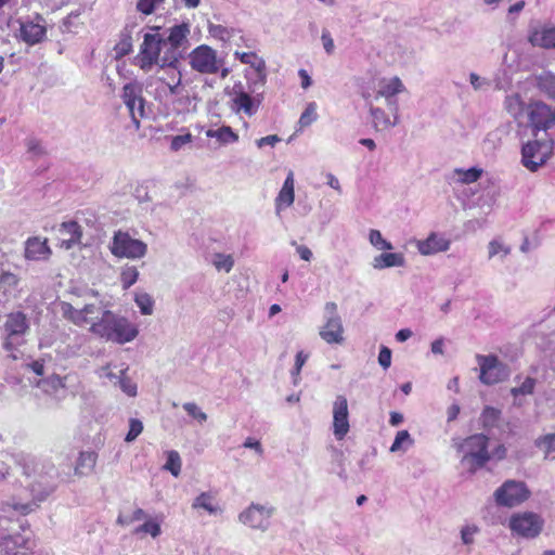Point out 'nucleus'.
Segmentation results:
<instances>
[{
  "instance_id": "obj_1",
  "label": "nucleus",
  "mask_w": 555,
  "mask_h": 555,
  "mask_svg": "<svg viewBox=\"0 0 555 555\" xmlns=\"http://www.w3.org/2000/svg\"><path fill=\"white\" fill-rule=\"evenodd\" d=\"M59 307L65 320L76 326L87 327L91 334L105 341L125 345L134 340L139 334L135 324L102 305L88 304L78 309L62 301Z\"/></svg>"
},
{
  "instance_id": "obj_2",
  "label": "nucleus",
  "mask_w": 555,
  "mask_h": 555,
  "mask_svg": "<svg viewBox=\"0 0 555 555\" xmlns=\"http://www.w3.org/2000/svg\"><path fill=\"white\" fill-rule=\"evenodd\" d=\"M59 479L64 480L53 463L44 461L37 464L34 476L27 474L25 488L9 501L2 502L1 509L4 512V507L10 506L22 515L31 513L55 490Z\"/></svg>"
},
{
  "instance_id": "obj_3",
  "label": "nucleus",
  "mask_w": 555,
  "mask_h": 555,
  "mask_svg": "<svg viewBox=\"0 0 555 555\" xmlns=\"http://www.w3.org/2000/svg\"><path fill=\"white\" fill-rule=\"evenodd\" d=\"M134 65L144 73H150L155 66L164 68H177L175 57L164 42V36L159 34V27H151L143 35L139 53L134 57Z\"/></svg>"
},
{
  "instance_id": "obj_4",
  "label": "nucleus",
  "mask_w": 555,
  "mask_h": 555,
  "mask_svg": "<svg viewBox=\"0 0 555 555\" xmlns=\"http://www.w3.org/2000/svg\"><path fill=\"white\" fill-rule=\"evenodd\" d=\"M455 446L457 451L463 454L462 464L470 472L483 467L491 459L488 451V437L482 434L469 436Z\"/></svg>"
},
{
  "instance_id": "obj_5",
  "label": "nucleus",
  "mask_w": 555,
  "mask_h": 555,
  "mask_svg": "<svg viewBox=\"0 0 555 555\" xmlns=\"http://www.w3.org/2000/svg\"><path fill=\"white\" fill-rule=\"evenodd\" d=\"M30 325L27 315L22 311L11 312L3 324V348L14 351L25 343Z\"/></svg>"
},
{
  "instance_id": "obj_6",
  "label": "nucleus",
  "mask_w": 555,
  "mask_h": 555,
  "mask_svg": "<svg viewBox=\"0 0 555 555\" xmlns=\"http://www.w3.org/2000/svg\"><path fill=\"white\" fill-rule=\"evenodd\" d=\"M108 248L113 256L130 260L141 259L147 254L146 243L121 230L114 233Z\"/></svg>"
},
{
  "instance_id": "obj_7",
  "label": "nucleus",
  "mask_w": 555,
  "mask_h": 555,
  "mask_svg": "<svg viewBox=\"0 0 555 555\" xmlns=\"http://www.w3.org/2000/svg\"><path fill=\"white\" fill-rule=\"evenodd\" d=\"M553 154V140L548 138L528 141L521 149V164L531 172L542 167Z\"/></svg>"
},
{
  "instance_id": "obj_8",
  "label": "nucleus",
  "mask_w": 555,
  "mask_h": 555,
  "mask_svg": "<svg viewBox=\"0 0 555 555\" xmlns=\"http://www.w3.org/2000/svg\"><path fill=\"white\" fill-rule=\"evenodd\" d=\"M543 527V518L533 512L515 513L508 519V528L512 534L527 540L537 538Z\"/></svg>"
},
{
  "instance_id": "obj_9",
  "label": "nucleus",
  "mask_w": 555,
  "mask_h": 555,
  "mask_svg": "<svg viewBox=\"0 0 555 555\" xmlns=\"http://www.w3.org/2000/svg\"><path fill=\"white\" fill-rule=\"evenodd\" d=\"M190 67L202 75H215L223 65L218 52L207 44L193 49L188 56Z\"/></svg>"
},
{
  "instance_id": "obj_10",
  "label": "nucleus",
  "mask_w": 555,
  "mask_h": 555,
  "mask_svg": "<svg viewBox=\"0 0 555 555\" xmlns=\"http://www.w3.org/2000/svg\"><path fill=\"white\" fill-rule=\"evenodd\" d=\"M530 490L524 481L506 480L493 493L495 503L499 506L515 507L527 501Z\"/></svg>"
},
{
  "instance_id": "obj_11",
  "label": "nucleus",
  "mask_w": 555,
  "mask_h": 555,
  "mask_svg": "<svg viewBox=\"0 0 555 555\" xmlns=\"http://www.w3.org/2000/svg\"><path fill=\"white\" fill-rule=\"evenodd\" d=\"M121 100L138 129L140 127V119L146 116L142 85L138 81L127 82L122 87Z\"/></svg>"
},
{
  "instance_id": "obj_12",
  "label": "nucleus",
  "mask_w": 555,
  "mask_h": 555,
  "mask_svg": "<svg viewBox=\"0 0 555 555\" xmlns=\"http://www.w3.org/2000/svg\"><path fill=\"white\" fill-rule=\"evenodd\" d=\"M273 513L274 508L268 504L251 503L240 513L238 520L250 529L266 531Z\"/></svg>"
},
{
  "instance_id": "obj_13",
  "label": "nucleus",
  "mask_w": 555,
  "mask_h": 555,
  "mask_svg": "<svg viewBox=\"0 0 555 555\" xmlns=\"http://www.w3.org/2000/svg\"><path fill=\"white\" fill-rule=\"evenodd\" d=\"M480 380L486 385L500 383L508 377L509 371L495 356H478Z\"/></svg>"
},
{
  "instance_id": "obj_14",
  "label": "nucleus",
  "mask_w": 555,
  "mask_h": 555,
  "mask_svg": "<svg viewBox=\"0 0 555 555\" xmlns=\"http://www.w3.org/2000/svg\"><path fill=\"white\" fill-rule=\"evenodd\" d=\"M191 34V25L189 23H181L168 29V36L164 37V42L169 52L175 57L176 66L182 56V51L185 50L189 43V36Z\"/></svg>"
},
{
  "instance_id": "obj_15",
  "label": "nucleus",
  "mask_w": 555,
  "mask_h": 555,
  "mask_svg": "<svg viewBox=\"0 0 555 555\" xmlns=\"http://www.w3.org/2000/svg\"><path fill=\"white\" fill-rule=\"evenodd\" d=\"M20 39L28 46L41 42L47 35V23L43 16L36 14L34 18L20 20Z\"/></svg>"
},
{
  "instance_id": "obj_16",
  "label": "nucleus",
  "mask_w": 555,
  "mask_h": 555,
  "mask_svg": "<svg viewBox=\"0 0 555 555\" xmlns=\"http://www.w3.org/2000/svg\"><path fill=\"white\" fill-rule=\"evenodd\" d=\"M333 435L336 440L345 439L350 429L349 411L347 398L343 395L336 396L333 402Z\"/></svg>"
},
{
  "instance_id": "obj_17",
  "label": "nucleus",
  "mask_w": 555,
  "mask_h": 555,
  "mask_svg": "<svg viewBox=\"0 0 555 555\" xmlns=\"http://www.w3.org/2000/svg\"><path fill=\"white\" fill-rule=\"evenodd\" d=\"M528 117L534 131H546L555 124V108L540 101L533 102L528 106Z\"/></svg>"
},
{
  "instance_id": "obj_18",
  "label": "nucleus",
  "mask_w": 555,
  "mask_h": 555,
  "mask_svg": "<svg viewBox=\"0 0 555 555\" xmlns=\"http://www.w3.org/2000/svg\"><path fill=\"white\" fill-rule=\"evenodd\" d=\"M415 246L422 256H433L450 249L451 240L443 233L430 232L424 240H416Z\"/></svg>"
},
{
  "instance_id": "obj_19",
  "label": "nucleus",
  "mask_w": 555,
  "mask_h": 555,
  "mask_svg": "<svg viewBox=\"0 0 555 555\" xmlns=\"http://www.w3.org/2000/svg\"><path fill=\"white\" fill-rule=\"evenodd\" d=\"M531 46L545 49H555V25L552 23L539 24L532 27L528 35Z\"/></svg>"
},
{
  "instance_id": "obj_20",
  "label": "nucleus",
  "mask_w": 555,
  "mask_h": 555,
  "mask_svg": "<svg viewBox=\"0 0 555 555\" xmlns=\"http://www.w3.org/2000/svg\"><path fill=\"white\" fill-rule=\"evenodd\" d=\"M404 90L405 87L399 77L395 76L389 78H382L378 81L376 99L385 98L387 105L397 112L398 103L395 96L399 93H402Z\"/></svg>"
},
{
  "instance_id": "obj_21",
  "label": "nucleus",
  "mask_w": 555,
  "mask_h": 555,
  "mask_svg": "<svg viewBox=\"0 0 555 555\" xmlns=\"http://www.w3.org/2000/svg\"><path fill=\"white\" fill-rule=\"evenodd\" d=\"M259 104L260 102L244 91L241 85L233 87L231 98V109L233 112H243L245 115L251 117L257 113Z\"/></svg>"
},
{
  "instance_id": "obj_22",
  "label": "nucleus",
  "mask_w": 555,
  "mask_h": 555,
  "mask_svg": "<svg viewBox=\"0 0 555 555\" xmlns=\"http://www.w3.org/2000/svg\"><path fill=\"white\" fill-rule=\"evenodd\" d=\"M320 337L327 344L340 345L344 343V326L339 315L325 317V323L320 328Z\"/></svg>"
},
{
  "instance_id": "obj_23",
  "label": "nucleus",
  "mask_w": 555,
  "mask_h": 555,
  "mask_svg": "<svg viewBox=\"0 0 555 555\" xmlns=\"http://www.w3.org/2000/svg\"><path fill=\"white\" fill-rule=\"evenodd\" d=\"M25 258L28 260L40 261L49 259L51 249L47 238L39 236L29 237L25 242Z\"/></svg>"
},
{
  "instance_id": "obj_24",
  "label": "nucleus",
  "mask_w": 555,
  "mask_h": 555,
  "mask_svg": "<svg viewBox=\"0 0 555 555\" xmlns=\"http://www.w3.org/2000/svg\"><path fill=\"white\" fill-rule=\"evenodd\" d=\"M295 201V180L294 172L289 171L282 189L275 198V212L280 215L282 210L291 207Z\"/></svg>"
},
{
  "instance_id": "obj_25",
  "label": "nucleus",
  "mask_w": 555,
  "mask_h": 555,
  "mask_svg": "<svg viewBox=\"0 0 555 555\" xmlns=\"http://www.w3.org/2000/svg\"><path fill=\"white\" fill-rule=\"evenodd\" d=\"M61 235V247L70 249L78 245L81 240L82 231L81 227L76 221L63 222L59 229Z\"/></svg>"
},
{
  "instance_id": "obj_26",
  "label": "nucleus",
  "mask_w": 555,
  "mask_h": 555,
  "mask_svg": "<svg viewBox=\"0 0 555 555\" xmlns=\"http://www.w3.org/2000/svg\"><path fill=\"white\" fill-rule=\"evenodd\" d=\"M233 55L241 63L249 65L261 80L266 79V62L256 52H243L236 50Z\"/></svg>"
},
{
  "instance_id": "obj_27",
  "label": "nucleus",
  "mask_w": 555,
  "mask_h": 555,
  "mask_svg": "<svg viewBox=\"0 0 555 555\" xmlns=\"http://www.w3.org/2000/svg\"><path fill=\"white\" fill-rule=\"evenodd\" d=\"M193 509H204L209 515H218L222 512L216 495L211 492L199 493L192 502Z\"/></svg>"
},
{
  "instance_id": "obj_28",
  "label": "nucleus",
  "mask_w": 555,
  "mask_h": 555,
  "mask_svg": "<svg viewBox=\"0 0 555 555\" xmlns=\"http://www.w3.org/2000/svg\"><path fill=\"white\" fill-rule=\"evenodd\" d=\"M36 386L41 389L44 393L53 397H60V393L65 392V382L64 379L56 375L52 374L47 378H42L36 383Z\"/></svg>"
},
{
  "instance_id": "obj_29",
  "label": "nucleus",
  "mask_w": 555,
  "mask_h": 555,
  "mask_svg": "<svg viewBox=\"0 0 555 555\" xmlns=\"http://www.w3.org/2000/svg\"><path fill=\"white\" fill-rule=\"evenodd\" d=\"M195 99L192 98L186 90L172 96L171 111L177 115H186L195 112Z\"/></svg>"
},
{
  "instance_id": "obj_30",
  "label": "nucleus",
  "mask_w": 555,
  "mask_h": 555,
  "mask_svg": "<svg viewBox=\"0 0 555 555\" xmlns=\"http://www.w3.org/2000/svg\"><path fill=\"white\" fill-rule=\"evenodd\" d=\"M405 257L401 253H383L373 258L372 266L376 270H384L393 267H403Z\"/></svg>"
},
{
  "instance_id": "obj_31",
  "label": "nucleus",
  "mask_w": 555,
  "mask_h": 555,
  "mask_svg": "<svg viewBox=\"0 0 555 555\" xmlns=\"http://www.w3.org/2000/svg\"><path fill=\"white\" fill-rule=\"evenodd\" d=\"M98 454L94 451H81L78 455L75 465V475L88 476L90 475L96 464Z\"/></svg>"
},
{
  "instance_id": "obj_32",
  "label": "nucleus",
  "mask_w": 555,
  "mask_h": 555,
  "mask_svg": "<svg viewBox=\"0 0 555 555\" xmlns=\"http://www.w3.org/2000/svg\"><path fill=\"white\" fill-rule=\"evenodd\" d=\"M207 138L216 139L220 144L228 145L238 141V134L230 126H221L218 129H208Z\"/></svg>"
},
{
  "instance_id": "obj_33",
  "label": "nucleus",
  "mask_w": 555,
  "mask_h": 555,
  "mask_svg": "<svg viewBox=\"0 0 555 555\" xmlns=\"http://www.w3.org/2000/svg\"><path fill=\"white\" fill-rule=\"evenodd\" d=\"M534 446L543 453L544 460H555V433H550L538 437Z\"/></svg>"
},
{
  "instance_id": "obj_34",
  "label": "nucleus",
  "mask_w": 555,
  "mask_h": 555,
  "mask_svg": "<svg viewBox=\"0 0 555 555\" xmlns=\"http://www.w3.org/2000/svg\"><path fill=\"white\" fill-rule=\"evenodd\" d=\"M373 125L377 130H387L392 128L398 122V116L395 115L393 120L386 114V112L379 107H370Z\"/></svg>"
},
{
  "instance_id": "obj_35",
  "label": "nucleus",
  "mask_w": 555,
  "mask_h": 555,
  "mask_svg": "<svg viewBox=\"0 0 555 555\" xmlns=\"http://www.w3.org/2000/svg\"><path fill=\"white\" fill-rule=\"evenodd\" d=\"M512 251V247L507 245L501 237L491 240L488 244V258L493 259L499 257L503 260Z\"/></svg>"
},
{
  "instance_id": "obj_36",
  "label": "nucleus",
  "mask_w": 555,
  "mask_h": 555,
  "mask_svg": "<svg viewBox=\"0 0 555 555\" xmlns=\"http://www.w3.org/2000/svg\"><path fill=\"white\" fill-rule=\"evenodd\" d=\"M537 86L541 92L555 100V74L543 72L537 76Z\"/></svg>"
},
{
  "instance_id": "obj_37",
  "label": "nucleus",
  "mask_w": 555,
  "mask_h": 555,
  "mask_svg": "<svg viewBox=\"0 0 555 555\" xmlns=\"http://www.w3.org/2000/svg\"><path fill=\"white\" fill-rule=\"evenodd\" d=\"M119 367L120 366H118L117 364L106 363L105 365H102L99 369H96L95 374L100 379L107 380L112 385L117 386V383L121 377V374L119 373Z\"/></svg>"
},
{
  "instance_id": "obj_38",
  "label": "nucleus",
  "mask_w": 555,
  "mask_h": 555,
  "mask_svg": "<svg viewBox=\"0 0 555 555\" xmlns=\"http://www.w3.org/2000/svg\"><path fill=\"white\" fill-rule=\"evenodd\" d=\"M454 177H456V181L462 184H470L476 182L482 175V169L477 167H472L469 169L456 168L453 171Z\"/></svg>"
},
{
  "instance_id": "obj_39",
  "label": "nucleus",
  "mask_w": 555,
  "mask_h": 555,
  "mask_svg": "<svg viewBox=\"0 0 555 555\" xmlns=\"http://www.w3.org/2000/svg\"><path fill=\"white\" fill-rule=\"evenodd\" d=\"M504 106L508 114L515 119H518L525 111V103L519 94L507 95L504 101Z\"/></svg>"
},
{
  "instance_id": "obj_40",
  "label": "nucleus",
  "mask_w": 555,
  "mask_h": 555,
  "mask_svg": "<svg viewBox=\"0 0 555 555\" xmlns=\"http://www.w3.org/2000/svg\"><path fill=\"white\" fill-rule=\"evenodd\" d=\"M414 444V440L408 430H400L397 433L395 440L390 447V452H405L409 448Z\"/></svg>"
},
{
  "instance_id": "obj_41",
  "label": "nucleus",
  "mask_w": 555,
  "mask_h": 555,
  "mask_svg": "<svg viewBox=\"0 0 555 555\" xmlns=\"http://www.w3.org/2000/svg\"><path fill=\"white\" fill-rule=\"evenodd\" d=\"M128 366L125 364H121L119 367V373L121 374V377L119 378L117 386L121 389L122 392H125L129 397H135L138 393V387L137 384L127 376Z\"/></svg>"
},
{
  "instance_id": "obj_42",
  "label": "nucleus",
  "mask_w": 555,
  "mask_h": 555,
  "mask_svg": "<svg viewBox=\"0 0 555 555\" xmlns=\"http://www.w3.org/2000/svg\"><path fill=\"white\" fill-rule=\"evenodd\" d=\"M159 81L164 85L163 92L165 95L175 96L185 90L182 86V75L180 72L172 75L170 81L166 82L163 78H159Z\"/></svg>"
},
{
  "instance_id": "obj_43",
  "label": "nucleus",
  "mask_w": 555,
  "mask_h": 555,
  "mask_svg": "<svg viewBox=\"0 0 555 555\" xmlns=\"http://www.w3.org/2000/svg\"><path fill=\"white\" fill-rule=\"evenodd\" d=\"M134 533H145L155 539L162 534L160 521L156 518L147 517L141 526L134 529Z\"/></svg>"
},
{
  "instance_id": "obj_44",
  "label": "nucleus",
  "mask_w": 555,
  "mask_h": 555,
  "mask_svg": "<svg viewBox=\"0 0 555 555\" xmlns=\"http://www.w3.org/2000/svg\"><path fill=\"white\" fill-rule=\"evenodd\" d=\"M181 467L182 461L180 454L175 450L168 451L164 469L170 472L172 476L178 477L181 473Z\"/></svg>"
},
{
  "instance_id": "obj_45",
  "label": "nucleus",
  "mask_w": 555,
  "mask_h": 555,
  "mask_svg": "<svg viewBox=\"0 0 555 555\" xmlns=\"http://www.w3.org/2000/svg\"><path fill=\"white\" fill-rule=\"evenodd\" d=\"M212 264L218 271L229 273L233 269L234 259L231 255L218 253L212 257Z\"/></svg>"
},
{
  "instance_id": "obj_46",
  "label": "nucleus",
  "mask_w": 555,
  "mask_h": 555,
  "mask_svg": "<svg viewBox=\"0 0 555 555\" xmlns=\"http://www.w3.org/2000/svg\"><path fill=\"white\" fill-rule=\"evenodd\" d=\"M317 108H318V106H317L315 102H310L307 104L305 111L301 113L299 120H298L300 128L309 127L311 124H313L317 120V118H318Z\"/></svg>"
},
{
  "instance_id": "obj_47",
  "label": "nucleus",
  "mask_w": 555,
  "mask_h": 555,
  "mask_svg": "<svg viewBox=\"0 0 555 555\" xmlns=\"http://www.w3.org/2000/svg\"><path fill=\"white\" fill-rule=\"evenodd\" d=\"M139 278V271L134 266H126L120 273V282L124 289L131 287Z\"/></svg>"
},
{
  "instance_id": "obj_48",
  "label": "nucleus",
  "mask_w": 555,
  "mask_h": 555,
  "mask_svg": "<svg viewBox=\"0 0 555 555\" xmlns=\"http://www.w3.org/2000/svg\"><path fill=\"white\" fill-rule=\"evenodd\" d=\"M480 532V528L475 524H465L460 530L461 541L465 545L475 543L476 535Z\"/></svg>"
},
{
  "instance_id": "obj_49",
  "label": "nucleus",
  "mask_w": 555,
  "mask_h": 555,
  "mask_svg": "<svg viewBox=\"0 0 555 555\" xmlns=\"http://www.w3.org/2000/svg\"><path fill=\"white\" fill-rule=\"evenodd\" d=\"M208 33L212 38L225 42L232 38L234 30L220 24H209Z\"/></svg>"
},
{
  "instance_id": "obj_50",
  "label": "nucleus",
  "mask_w": 555,
  "mask_h": 555,
  "mask_svg": "<svg viewBox=\"0 0 555 555\" xmlns=\"http://www.w3.org/2000/svg\"><path fill=\"white\" fill-rule=\"evenodd\" d=\"M369 242L372 246L379 250H391L393 248L392 244L383 237L379 230H370Z\"/></svg>"
},
{
  "instance_id": "obj_51",
  "label": "nucleus",
  "mask_w": 555,
  "mask_h": 555,
  "mask_svg": "<svg viewBox=\"0 0 555 555\" xmlns=\"http://www.w3.org/2000/svg\"><path fill=\"white\" fill-rule=\"evenodd\" d=\"M468 80L473 90L476 92L488 91L491 87V80L489 78L482 77L475 72L469 73Z\"/></svg>"
},
{
  "instance_id": "obj_52",
  "label": "nucleus",
  "mask_w": 555,
  "mask_h": 555,
  "mask_svg": "<svg viewBox=\"0 0 555 555\" xmlns=\"http://www.w3.org/2000/svg\"><path fill=\"white\" fill-rule=\"evenodd\" d=\"M134 301L143 315H150L153 313L154 300L149 294H137Z\"/></svg>"
},
{
  "instance_id": "obj_53",
  "label": "nucleus",
  "mask_w": 555,
  "mask_h": 555,
  "mask_svg": "<svg viewBox=\"0 0 555 555\" xmlns=\"http://www.w3.org/2000/svg\"><path fill=\"white\" fill-rule=\"evenodd\" d=\"M147 514L142 508H135L131 514H120L117 518V522L122 526H128L134 521L145 520L147 518Z\"/></svg>"
},
{
  "instance_id": "obj_54",
  "label": "nucleus",
  "mask_w": 555,
  "mask_h": 555,
  "mask_svg": "<svg viewBox=\"0 0 555 555\" xmlns=\"http://www.w3.org/2000/svg\"><path fill=\"white\" fill-rule=\"evenodd\" d=\"M500 410L486 406L481 414V422L485 427H493L500 418Z\"/></svg>"
},
{
  "instance_id": "obj_55",
  "label": "nucleus",
  "mask_w": 555,
  "mask_h": 555,
  "mask_svg": "<svg viewBox=\"0 0 555 555\" xmlns=\"http://www.w3.org/2000/svg\"><path fill=\"white\" fill-rule=\"evenodd\" d=\"M184 411L198 423L203 424L207 421V414L194 402H186L183 404Z\"/></svg>"
},
{
  "instance_id": "obj_56",
  "label": "nucleus",
  "mask_w": 555,
  "mask_h": 555,
  "mask_svg": "<svg viewBox=\"0 0 555 555\" xmlns=\"http://www.w3.org/2000/svg\"><path fill=\"white\" fill-rule=\"evenodd\" d=\"M535 385V379L531 377H526V379L521 383L519 387L512 388L511 392L514 397H517L519 395H530L533 392Z\"/></svg>"
},
{
  "instance_id": "obj_57",
  "label": "nucleus",
  "mask_w": 555,
  "mask_h": 555,
  "mask_svg": "<svg viewBox=\"0 0 555 555\" xmlns=\"http://www.w3.org/2000/svg\"><path fill=\"white\" fill-rule=\"evenodd\" d=\"M142 430H143L142 422L137 418H131L129 421V431L126 435L125 440L127 442H132L142 433Z\"/></svg>"
},
{
  "instance_id": "obj_58",
  "label": "nucleus",
  "mask_w": 555,
  "mask_h": 555,
  "mask_svg": "<svg viewBox=\"0 0 555 555\" xmlns=\"http://www.w3.org/2000/svg\"><path fill=\"white\" fill-rule=\"evenodd\" d=\"M193 140V137L191 133L175 135L171 138L170 141V149L175 152L181 150L184 145L191 143Z\"/></svg>"
},
{
  "instance_id": "obj_59",
  "label": "nucleus",
  "mask_w": 555,
  "mask_h": 555,
  "mask_svg": "<svg viewBox=\"0 0 555 555\" xmlns=\"http://www.w3.org/2000/svg\"><path fill=\"white\" fill-rule=\"evenodd\" d=\"M163 2L164 0H139L137 3V9L141 13L149 15L152 14L156 7Z\"/></svg>"
},
{
  "instance_id": "obj_60",
  "label": "nucleus",
  "mask_w": 555,
  "mask_h": 555,
  "mask_svg": "<svg viewBox=\"0 0 555 555\" xmlns=\"http://www.w3.org/2000/svg\"><path fill=\"white\" fill-rule=\"evenodd\" d=\"M132 50V39L130 36H125L115 47L117 56H125Z\"/></svg>"
},
{
  "instance_id": "obj_61",
  "label": "nucleus",
  "mask_w": 555,
  "mask_h": 555,
  "mask_svg": "<svg viewBox=\"0 0 555 555\" xmlns=\"http://www.w3.org/2000/svg\"><path fill=\"white\" fill-rule=\"evenodd\" d=\"M308 360V354L305 353L304 351H299L297 352L296 354V358H295V366L292 371V375L294 377V383L296 384L297 383V378L300 374V371L302 369V366L305 365L306 361Z\"/></svg>"
},
{
  "instance_id": "obj_62",
  "label": "nucleus",
  "mask_w": 555,
  "mask_h": 555,
  "mask_svg": "<svg viewBox=\"0 0 555 555\" xmlns=\"http://www.w3.org/2000/svg\"><path fill=\"white\" fill-rule=\"evenodd\" d=\"M378 363L384 369L387 370L391 364V350L388 347L383 346L379 350L378 354Z\"/></svg>"
},
{
  "instance_id": "obj_63",
  "label": "nucleus",
  "mask_w": 555,
  "mask_h": 555,
  "mask_svg": "<svg viewBox=\"0 0 555 555\" xmlns=\"http://www.w3.org/2000/svg\"><path fill=\"white\" fill-rule=\"evenodd\" d=\"M243 447L246 449L254 450L255 453L258 454L259 456L263 455L264 450L261 442L253 437L246 438L245 441L243 442Z\"/></svg>"
},
{
  "instance_id": "obj_64",
  "label": "nucleus",
  "mask_w": 555,
  "mask_h": 555,
  "mask_svg": "<svg viewBox=\"0 0 555 555\" xmlns=\"http://www.w3.org/2000/svg\"><path fill=\"white\" fill-rule=\"evenodd\" d=\"M321 40L325 52L332 54L335 50V44L328 30L324 29L322 31Z\"/></svg>"
}]
</instances>
